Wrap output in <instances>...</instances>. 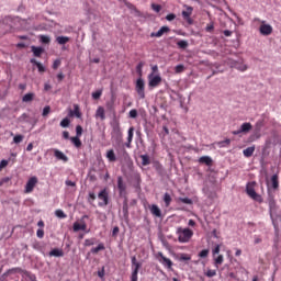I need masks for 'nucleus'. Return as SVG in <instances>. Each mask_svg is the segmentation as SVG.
Masks as SVG:
<instances>
[{
    "instance_id": "obj_52",
    "label": "nucleus",
    "mask_w": 281,
    "mask_h": 281,
    "mask_svg": "<svg viewBox=\"0 0 281 281\" xmlns=\"http://www.w3.org/2000/svg\"><path fill=\"white\" fill-rule=\"evenodd\" d=\"M231 143H232L231 139H226L217 143V145H220V147H225V145H231Z\"/></svg>"
},
{
    "instance_id": "obj_38",
    "label": "nucleus",
    "mask_w": 281,
    "mask_h": 281,
    "mask_svg": "<svg viewBox=\"0 0 281 281\" xmlns=\"http://www.w3.org/2000/svg\"><path fill=\"white\" fill-rule=\"evenodd\" d=\"M177 45H178V48L186 49V48H188L189 43L187 41H180L177 43Z\"/></svg>"
},
{
    "instance_id": "obj_39",
    "label": "nucleus",
    "mask_w": 281,
    "mask_h": 281,
    "mask_svg": "<svg viewBox=\"0 0 281 281\" xmlns=\"http://www.w3.org/2000/svg\"><path fill=\"white\" fill-rule=\"evenodd\" d=\"M204 276H206L209 278H213L216 276V270L209 269V270H206V272H204Z\"/></svg>"
},
{
    "instance_id": "obj_48",
    "label": "nucleus",
    "mask_w": 281,
    "mask_h": 281,
    "mask_svg": "<svg viewBox=\"0 0 281 281\" xmlns=\"http://www.w3.org/2000/svg\"><path fill=\"white\" fill-rule=\"evenodd\" d=\"M23 138H24L23 135H16V136L13 138V142H14L15 144H20V143L23 142Z\"/></svg>"
},
{
    "instance_id": "obj_22",
    "label": "nucleus",
    "mask_w": 281,
    "mask_h": 281,
    "mask_svg": "<svg viewBox=\"0 0 281 281\" xmlns=\"http://www.w3.org/2000/svg\"><path fill=\"white\" fill-rule=\"evenodd\" d=\"M198 161H200V164H204L206 166H212V164H213L212 158L209 156H202V157H200V159Z\"/></svg>"
},
{
    "instance_id": "obj_15",
    "label": "nucleus",
    "mask_w": 281,
    "mask_h": 281,
    "mask_svg": "<svg viewBox=\"0 0 281 281\" xmlns=\"http://www.w3.org/2000/svg\"><path fill=\"white\" fill-rule=\"evenodd\" d=\"M170 29L168 26H162L160 30L156 33H151V37H161L164 34L169 33Z\"/></svg>"
},
{
    "instance_id": "obj_14",
    "label": "nucleus",
    "mask_w": 281,
    "mask_h": 281,
    "mask_svg": "<svg viewBox=\"0 0 281 281\" xmlns=\"http://www.w3.org/2000/svg\"><path fill=\"white\" fill-rule=\"evenodd\" d=\"M184 8H187V11H182V18L187 21V23L192 24L193 21L191 19V15L193 12V8L188 5H184Z\"/></svg>"
},
{
    "instance_id": "obj_56",
    "label": "nucleus",
    "mask_w": 281,
    "mask_h": 281,
    "mask_svg": "<svg viewBox=\"0 0 281 281\" xmlns=\"http://www.w3.org/2000/svg\"><path fill=\"white\" fill-rule=\"evenodd\" d=\"M137 115H138V112L135 109L130 112V117H132V119H136Z\"/></svg>"
},
{
    "instance_id": "obj_5",
    "label": "nucleus",
    "mask_w": 281,
    "mask_h": 281,
    "mask_svg": "<svg viewBox=\"0 0 281 281\" xmlns=\"http://www.w3.org/2000/svg\"><path fill=\"white\" fill-rule=\"evenodd\" d=\"M148 81L149 88H157L161 83L162 79L159 75L149 74Z\"/></svg>"
},
{
    "instance_id": "obj_26",
    "label": "nucleus",
    "mask_w": 281,
    "mask_h": 281,
    "mask_svg": "<svg viewBox=\"0 0 281 281\" xmlns=\"http://www.w3.org/2000/svg\"><path fill=\"white\" fill-rule=\"evenodd\" d=\"M74 108H75V110L70 111V116L76 115L78 119H80L81 112H80L79 105L75 104Z\"/></svg>"
},
{
    "instance_id": "obj_3",
    "label": "nucleus",
    "mask_w": 281,
    "mask_h": 281,
    "mask_svg": "<svg viewBox=\"0 0 281 281\" xmlns=\"http://www.w3.org/2000/svg\"><path fill=\"white\" fill-rule=\"evenodd\" d=\"M268 205H269V214H270L272 224L273 226H277L276 218L273 217V213L277 212L278 206L273 195L268 196Z\"/></svg>"
},
{
    "instance_id": "obj_33",
    "label": "nucleus",
    "mask_w": 281,
    "mask_h": 281,
    "mask_svg": "<svg viewBox=\"0 0 281 281\" xmlns=\"http://www.w3.org/2000/svg\"><path fill=\"white\" fill-rule=\"evenodd\" d=\"M233 68H236L239 71H246L247 70V66L244 64H239V63H235V65H233Z\"/></svg>"
},
{
    "instance_id": "obj_43",
    "label": "nucleus",
    "mask_w": 281,
    "mask_h": 281,
    "mask_svg": "<svg viewBox=\"0 0 281 281\" xmlns=\"http://www.w3.org/2000/svg\"><path fill=\"white\" fill-rule=\"evenodd\" d=\"M123 212H124V216L127 218L128 217V203H127V200H125V202H124Z\"/></svg>"
},
{
    "instance_id": "obj_18",
    "label": "nucleus",
    "mask_w": 281,
    "mask_h": 281,
    "mask_svg": "<svg viewBox=\"0 0 281 281\" xmlns=\"http://www.w3.org/2000/svg\"><path fill=\"white\" fill-rule=\"evenodd\" d=\"M149 212H151V215L156 217H161V210L156 204H153L151 206H149Z\"/></svg>"
},
{
    "instance_id": "obj_6",
    "label": "nucleus",
    "mask_w": 281,
    "mask_h": 281,
    "mask_svg": "<svg viewBox=\"0 0 281 281\" xmlns=\"http://www.w3.org/2000/svg\"><path fill=\"white\" fill-rule=\"evenodd\" d=\"M86 218H89L88 215H83L80 220V222H75L74 223V232H79V231H87V223Z\"/></svg>"
},
{
    "instance_id": "obj_62",
    "label": "nucleus",
    "mask_w": 281,
    "mask_h": 281,
    "mask_svg": "<svg viewBox=\"0 0 281 281\" xmlns=\"http://www.w3.org/2000/svg\"><path fill=\"white\" fill-rule=\"evenodd\" d=\"M220 251H221L220 245H217V246H215V248H213V255H217V254H220Z\"/></svg>"
},
{
    "instance_id": "obj_36",
    "label": "nucleus",
    "mask_w": 281,
    "mask_h": 281,
    "mask_svg": "<svg viewBox=\"0 0 281 281\" xmlns=\"http://www.w3.org/2000/svg\"><path fill=\"white\" fill-rule=\"evenodd\" d=\"M263 125H265V123H263L262 120L257 121L256 124H255V131L260 132L261 128L263 127Z\"/></svg>"
},
{
    "instance_id": "obj_4",
    "label": "nucleus",
    "mask_w": 281,
    "mask_h": 281,
    "mask_svg": "<svg viewBox=\"0 0 281 281\" xmlns=\"http://www.w3.org/2000/svg\"><path fill=\"white\" fill-rule=\"evenodd\" d=\"M142 266V262H138L135 256L132 257V281H138V272Z\"/></svg>"
},
{
    "instance_id": "obj_10",
    "label": "nucleus",
    "mask_w": 281,
    "mask_h": 281,
    "mask_svg": "<svg viewBox=\"0 0 281 281\" xmlns=\"http://www.w3.org/2000/svg\"><path fill=\"white\" fill-rule=\"evenodd\" d=\"M252 130L251 123H243L238 131H234L233 135L247 134Z\"/></svg>"
},
{
    "instance_id": "obj_51",
    "label": "nucleus",
    "mask_w": 281,
    "mask_h": 281,
    "mask_svg": "<svg viewBox=\"0 0 281 281\" xmlns=\"http://www.w3.org/2000/svg\"><path fill=\"white\" fill-rule=\"evenodd\" d=\"M143 67H144V64L143 63H139L136 70L138 72V75L142 77L143 76Z\"/></svg>"
},
{
    "instance_id": "obj_30",
    "label": "nucleus",
    "mask_w": 281,
    "mask_h": 281,
    "mask_svg": "<svg viewBox=\"0 0 281 281\" xmlns=\"http://www.w3.org/2000/svg\"><path fill=\"white\" fill-rule=\"evenodd\" d=\"M32 52L34 53L35 57H41V55L43 54L44 49L42 47H32Z\"/></svg>"
},
{
    "instance_id": "obj_53",
    "label": "nucleus",
    "mask_w": 281,
    "mask_h": 281,
    "mask_svg": "<svg viewBox=\"0 0 281 281\" xmlns=\"http://www.w3.org/2000/svg\"><path fill=\"white\" fill-rule=\"evenodd\" d=\"M82 132H83V128H82L80 125H78V126L76 127L77 137H81Z\"/></svg>"
},
{
    "instance_id": "obj_2",
    "label": "nucleus",
    "mask_w": 281,
    "mask_h": 281,
    "mask_svg": "<svg viewBox=\"0 0 281 281\" xmlns=\"http://www.w3.org/2000/svg\"><path fill=\"white\" fill-rule=\"evenodd\" d=\"M256 182H248L246 184V194L254 201L258 203H262L263 199L260 194H258L255 190Z\"/></svg>"
},
{
    "instance_id": "obj_40",
    "label": "nucleus",
    "mask_w": 281,
    "mask_h": 281,
    "mask_svg": "<svg viewBox=\"0 0 281 281\" xmlns=\"http://www.w3.org/2000/svg\"><path fill=\"white\" fill-rule=\"evenodd\" d=\"M223 262H224V256L223 255H220V256H217V258H215V266H217V268Z\"/></svg>"
},
{
    "instance_id": "obj_16",
    "label": "nucleus",
    "mask_w": 281,
    "mask_h": 281,
    "mask_svg": "<svg viewBox=\"0 0 281 281\" xmlns=\"http://www.w3.org/2000/svg\"><path fill=\"white\" fill-rule=\"evenodd\" d=\"M113 137H115L117 142H122L123 133L120 126L113 128Z\"/></svg>"
},
{
    "instance_id": "obj_57",
    "label": "nucleus",
    "mask_w": 281,
    "mask_h": 281,
    "mask_svg": "<svg viewBox=\"0 0 281 281\" xmlns=\"http://www.w3.org/2000/svg\"><path fill=\"white\" fill-rule=\"evenodd\" d=\"M50 113V106H45L43 110V116H47Z\"/></svg>"
},
{
    "instance_id": "obj_12",
    "label": "nucleus",
    "mask_w": 281,
    "mask_h": 281,
    "mask_svg": "<svg viewBox=\"0 0 281 281\" xmlns=\"http://www.w3.org/2000/svg\"><path fill=\"white\" fill-rule=\"evenodd\" d=\"M98 198L102 201L99 203L100 206H106L109 204V193L105 189L99 193Z\"/></svg>"
},
{
    "instance_id": "obj_37",
    "label": "nucleus",
    "mask_w": 281,
    "mask_h": 281,
    "mask_svg": "<svg viewBox=\"0 0 281 281\" xmlns=\"http://www.w3.org/2000/svg\"><path fill=\"white\" fill-rule=\"evenodd\" d=\"M34 100V93H27L23 97V102H32Z\"/></svg>"
},
{
    "instance_id": "obj_28",
    "label": "nucleus",
    "mask_w": 281,
    "mask_h": 281,
    "mask_svg": "<svg viewBox=\"0 0 281 281\" xmlns=\"http://www.w3.org/2000/svg\"><path fill=\"white\" fill-rule=\"evenodd\" d=\"M162 201H165V206H170L172 202V198L169 193H165V196H162Z\"/></svg>"
},
{
    "instance_id": "obj_59",
    "label": "nucleus",
    "mask_w": 281,
    "mask_h": 281,
    "mask_svg": "<svg viewBox=\"0 0 281 281\" xmlns=\"http://www.w3.org/2000/svg\"><path fill=\"white\" fill-rule=\"evenodd\" d=\"M214 31V23L206 25V32L212 33Z\"/></svg>"
},
{
    "instance_id": "obj_58",
    "label": "nucleus",
    "mask_w": 281,
    "mask_h": 281,
    "mask_svg": "<svg viewBox=\"0 0 281 281\" xmlns=\"http://www.w3.org/2000/svg\"><path fill=\"white\" fill-rule=\"evenodd\" d=\"M97 199V195L93 192L89 193V202L92 203Z\"/></svg>"
},
{
    "instance_id": "obj_8",
    "label": "nucleus",
    "mask_w": 281,
    "mask_h": 281,
    "mask_svg": "<svg viewBox=\"0 0 281 281\" xmlns=\"http://www.w3.org/2000/svg\"><path fill=\"white\" fill-rule=\"evenodd\" d=\"M158 261L162 263V266H165L167 269L172 270V260L165 257L162 252H158Z\"/></svg>"
},
{
    "instance_id": "obj_63",
    "label": "nucleus",
    "mask_w": 281,
    "mask_h": 281,
    "mask_svg": "<svg viewBox=\"0 0 281 281\" xmlns=\"http://www.w3.org/2000/svg\"><path fill=\"white\" fill-rule=\"evenodd\" d=\"M8 161L7 160H2L1 162H0V170L1 169H3V168H5L7 166H8Z\"/></svg>"
},
{
    "instance_id": "obj_7",
    "label": "nucleus",
    "mask_w": 281,
    "mask_h": 281,
    "mask_svg": "<svg viewBox=\"0 0 281 281\" xmlns=\"http://www.w3.org/2000/svg\"><path fill=\"white\" fill-rule=\"evenodd\" d=\"M136 92L138 93L140 99H145L146 98V94H145V81L142 78H139L136 81Z\"/></svg>"
},
{
    "instance_id": "obj_45",
    "label": "nucleus",
    "mask_w": 281,
    "mask_h": 281,
    "mask_svg": "<svg viewBox=\"0 0 281 281\" xmlns=\"http://www.w3.org/2000/svg\"><path fill=\"white\" fill-rule=\"evenodd\" d=\"M70 124V120L68 117L64 119L61 122H60V126L61 127H68Z\"/></svg>"
},
{
    "instance_id": "obj_21",
    "label": "nucleus",
    "mask_w": 281,
    "mask_h": 281,
    "mask_svg": "<svg viewBox=\"0 0 281 281\" xmlns=\"http://www.w3.org/2000/svg\"><path fill=\"white\" fill-rule=\"evenodd\" d=\"M134 131H135L134 127H131V128L128 130L127 143L125 144V146H126L127 148H131V147H132V142H133V137H134Z\"/></svg>"
},
{
    "instance_id": "obj_55",
    "label": "nucleus",
    "mask_w": 281,
    "mask_h": 281,
    "mask_svg": "<svg viewBox=\"0 0 281 281\" xmlns=\"http://www.w3.org/2000/svg\"><path fill=\"white\" fill-rule=\"evenodd\" d=\"M94 241H95L94 238L86 239V240H85V246H92V245H94Z\"/></svg>"
},
{
    "instance_id": "obj_17",
    "label": "nucleus",
    "mask_w": 281,
    "mask_h": 281,
    "mask_svg": "<svg viewBox=\"0 0 281 281\" xmlns=\"http://www.w3.org/2000/svg\"><path fill=\"white\" fill-rule=\"evenodd\" d=\"M54 151V156L58 159V160H63L65 162L68 161V157L63 153L60 151L59 149H53Z\"/></svg>"
},
{
    "instance_id": "obj_60",
    "label": "nucleus",
    "mask_w": 281,
    "mask_h": 281,
    "mask_svg": "<svg viewBox=\"0 0 281 281\" xmlns=\"http://www.w3.org/2000/svg\"><path fill=\"white\" fill-rule=\"evenodd\" d=\"M44 229L43 228H40L38 231H37V233H36V235H37V237L38 238H43L44 237Z\"/></svg>"
},
{
    "instance_id": "obj_61",
    "label": "nucleus",
    "mask_w": 281,
    "mask_h": 281,
    "mask_svg": "<svg viewBox=\"0 0 281 281\" xmlns=\"http://www.w3.org/2000/svg\"><path fill=\"white\" fill-rule=\"evenodd\" d=\"M19 270H20L19 268L10 269V270H8L3 276H8L9 273H15V272H18Z\"/></svg>"
},
{
    "instance_id": "obj_11",
    "label": "nucleus",
    "mask_w": 281,
    "mask_h": 281,
    "mask_svg": "<svg viewBox=\"0 0 281 281\" xmlns=\"http://www.w3.org/2000/svg\"><path fill=\"white\" fill-rule=\"evenodd\" d=\"M38 183V179L36 177L30 178L25 186V193H31L33 192L35 186Z\"/></svg>"
},
{
    "instance_id": "obj_31",
    "label": "nucleus",
    "mask_w": 281,
    "mask_h": 281,
    "mask_svg": "<svg viewBox=\"0 0 281 281\" xmlns=\"http://www.w3.org/2000/svg\"><path fill=\"white\" fill-rule=\"evenodd\" d=\"M56 41L59 45H65L70 41V38L67 36H59L56 38Z\"/></svg>"
},
{
    "instance_id": "obj_44",
    "label": "nucleus",
    "mask_w": 281,
    "mask_h": 281,
    "mask_svg": "<svg viewBox=\"0 0 281 281\" xmlns=\"http://www.w3.org/2000/svg\"><path fill=\"white\" fill-rule=\"evenodd\" d=\"M55 214H56V216L59 217V218H66V217H67V215L64 213L63 210H57V211L55 212Z\"/></svg>"
},
{
    "instance_id": "obj_27",
    "label": "nucleus",
    "mask_w": 281,
    "mask_h": 281,
    "mask_svg": "<svg viewBox=\"0 0 281 281\" xmlns=\"http://www.w3.org/2000/svg\"><path fill=\"white\" fill-rule=\"evenodd\" d=\"M11 184L12 182L10 177H5L0 181V187H10Z\"/></svg>"
},
{
    "instance_id": "obj_23",
    "label": "nucleus",
    "mask_w": 281,
    "mask_h": 281,
    "mask_svg": "<svg viewBox=\"0 0 281 281\" xmlns=\"http://www.w3.org/2000/svg\"><path fill=\"white\" fill-rule=\"evenodd\" d=\"M255 150H256V147H255V146L248 147V148H246V149L243 150V155H244L245 157L249 158V157H251V156L254 155Z\"/></svg>"
},
{
    "instance_id": "obj_20",
    "label": "nucleus",
    "mask_w": 281,
    "mask_h": 281,
    "mask_svg": "<svg viewBox=\"0 0 281 281\" xmlns=\"http://www.w3.org/2000/svg\"><path fill=\"white\" fill-rule=\"evenodd\" d=\"M105 157L108 158V160H109L110 162H115V161L117 160L116 155H115V151H114L113 149H109V150L106 151Z\"/></svg>"
},
{
    "instance_id": "obj_34",
    "label": "nucleus",
    "mask_w": 281,
    "mask_h": 281,
    "mask_svg": "<svg viewBox=\"0 0 281 281\" xmlns=\"http://www.w3.org/2000/svg\"><path fill=\"white\" fill-rule=\"evenodd\" d=\"M140 158H142V164H143V166H148V165H150V158H149L148 155H142Z\"/></svg>"
},
{
    "instance_id": "obj_49",
    "label": "nucleus",
    "mask_w": 281,
    "mask_h": 281,
    "mask_svg": "<svg viewBox=\"0 0 281 281\" xmlns=\"http://www.w3.org/2000/svg\"><path fill=\"white\" fill-rule=\"evenodd\" d=\"M151 10H154L156 13H159L161 11V5L151 3Z\"/></svg>"
},
{
    "instance_id": "obj_24",
    "label": "nucleus",
    "mask_w": 281,
    "mask_h": 281,
    "mask_svg": "<svg viewBox=\"0 0 281 281\" xmlns=\"http://www.w3.org/2000/svg\"><path fill=\"white\" fill-rule=\"evenodd\" d=\"M50 257H63L64 251L61 249L55 248L49 252Z\"/></svg>"
},
{
    "instance_id": "obj_35",
    "label": "nucleus",
    "mask_w": 281,
    "mask_h": 281,
    "mask_svg": "<svg viewBox=\"0 0 281 281\" xmlns=\"http://www.w3.org/2000/svg\"><path fill=\"white\" fill-rule=\"evenodd\" d=\"M105 249V246H104V244H99V246L98 247H95V248H92L91 249V252L92 254H98L99 251H101V250H104Z\"/></svg>"
},
{
    "instance_id": "obj_9",
    "label": "nucleus",
    "mask_w": 281,
    "mask_h": 281,
    "mask_svg": "<svg viewBox=\"0 0 281 281\" xmlns=\"http://www.w3.org/2000/svg\"><path fill=\"white\" fill-rule=\"evenodd\" d=\"M265 23H266L265 21L261 22V25L259 26V33L263 36H269L272 34L273 27Z\"/></svg>"
},
{
    "instance_id": "obj_1",
    "label": "nucleus",
    "mask_w": 281,
    "mask_h": 281,
    "mask_svg": "<svg viewBox=\"0 0 281 281\" xmlns=\"http://www.w3.org/2000/svg\"><path fill=\"white\" fill-rule=\"evenodd\" d=\"M176 235H178V241L186 244L191 240L194 233L190 228L178 227V229H176Z\"/></svg>"
},
{
    "instance_id": "obj_29",
    "label": "nucleus",
    "mask_w": 281,
    "mask_h": 281,
    "mask_svg": "<svg viewBox=\"0 0 281 281\" xmlns=\"http://www.w3.org/2000/svg\"><path fill=\"white\" fill-rule=\"evenodd\" d=\"M125 4H126V7H127L130 10L134 11L137 16H140V15H142L140 11H139L134 4H132V3H130V2H126Z\"/></svg>"
},
{
    "instance_id": "obj_47",
    "label": "nucleus",
    "mask_w": 281,
    "mask_h": 281,
    "mask_svg": "<svg viewBox=\"0 0 281 281\" xmlns=\"http://www.w3.org/2000/svg\"><path fill=\"white\" fill-rule=\"evenodd\" d=\"M178 201H180L184 204H192L193 203V201L189 198H180V199H178Z\"/></svg>"
},
{
    "instance_id": "obj_50",
    "label": "nucleus",
    "mask_w": 281,
    "mask_h": 281,
    "mask_svg": "<svg viewBox=\"0 0 281 281\" xmlns=\"http://www.w3.org/2000/svg\"><path fill=\"white\" fill-rule=\"evenodd\" d=\"M41 42L43 44H49L50 43V38L48 36H46V35H42L41 36Z\"/></svg>"
},
{
    "instance_id": "obj_42",
    "label": "nucleus",
    "mask_w": 281,
    "mask_h": 281,
    "mask_svg": "<svg viewBox=\"0 0 281 281\" xmlns=\"http://www.w3.org/2000/svg\"><path fill=\"white\" fill-rule=\"evenodd\" d=\"M180 261H189L191 260V256L188 254H180Z\"/></svg>"
},
{
    "instance_id": "obj_19",
    "label": "nucleus",
    "mask_w": 281,
    "mask_h": 281,
    "mask_svg": "<svg viewBox=\"0 0 281 281\" xmlns=\"http://www.w3.org/2000/svg\"><path fill=\"white\" fill-rule=\"evenodd\" d=\"M97 119H101V121H104L106 119L105 116V110L103 106H99L95 113Z\"/></svg>"
},
{
    "instance_id": "obj_64",
    "label": "nucleus",
    "mask_w": 281,
    "mask_h": 281,
    "mask_svg": "<svg viewBox=\"0 0 281 281\" xmlns=\"http://www.w3.org/2000/svg\"><path fill=\"white\" fill-rule=\"evenodd\" d=\"M177 16H176V14H169V15H167V21H173L175 19H176Z\"/></svg>"
},
{
    "instance_id": "obj_25",
    "label": "nucleus",
    "mask_w": 281,
    "mask_h": 281,
    "mask_svg": "<svg viewBox=\"0 0 281 281\" xmlns=\"http://www.w3.org/2000/svg\"><path fill=\"white\" fill-rule=\"evenodd\" d=\"M271 186H272L273 189L279 188V177H278V175H273L271 177Z\"/></svg>"
},
{
    "instance_id": "obj_41",
    "label": "nucleus",
    "mask_w": 281,
    "mask_h": 281,
    "mask_svg": "<svg viewBox=\"0 0 281 281\" xmlns=\"http://www.w3.org/2000/svg\"><path fill=\"white\" fill-rule=\"evenodd\" d=\"M209 255H210V250L209 249H204V250L200 251V254H198V257L206 258V257H209Z\"/></svg>"
},
{
    "instance_id": "obj_13",
    "label": "nucleus",
    "mask_w": 281,
    "mask_h": 281,
    "mask_svg": "<svg viewBox=\"0 0 281 281\" xmlns=\"http://www.w3.org/2000/svg\"><path fill=\"white\" fill-rule=\"evenodd\" d=\"M117 188H119V191H120V195H121V196H125V195H126L127 186H126V183L124 182V180H123L122 177H119V178H117Z\"/></svg>"
},
{
    "instance_id": "obj_54",
    "label": "nucleus",
    "mask_w": 281,
    "mask_h": 281,
    "mask_svg": "<svg viewBox=\"0 0 281 281\" xmlns=\"http://www.w3.org/2000/svg\"><path fill=\"white\" fill-rule=\"evenodd\" d=\"M183 71H184V66L183 65L176 66V74H181Z\"/></svg>"
},
{
    "instance_id": "obj_32",
    "label": "nucleus",
    "mask_w": 281,
    "mask_h": 281,
    "mask_svg": "<svg viewBox=\"0 0 281 281\" xmlns=\"http://www.w3.org/2000/svg\"><path fill=\"white\" fill-rule=\"evenodd\" d=\"M72 144L77 147V148H80L82 146V143L80 140V137L76 136V137H71L70 138Z\"/></svg>"
},
{
    "instance_id": "obj_46",
    "label": "nucleus",
    "mask_w": 281,
    "mask_h": 281,
    "mask_svg": "<svg viewBox=\"0 0 281 281\" xmlns=\"http://www.w3.org/2000/svg\"><path fill=\"white\" fill-rule=\"evenodd\" d=\"M103 91L102 90H98L97 92L92 93V97L94 100H99L102 95Z\"/></svg>"
}]
</instances>
